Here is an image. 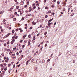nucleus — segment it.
Here are the masks:
<instances>
[{
  "label": "nucleus",
  "mask_w": 77,
  "mask_h": 77,
  "mask_svg": "<svg viewBox=\"0 0 77 77\" xmlns=\"http://www.w3.org/2000/svg\"><path fill=\"white\" fill-rule=\"evenodd\" d=\"M36 38H35V36H34L32 38L33 40H35Z\"/></svg>",
  "instance_id": "21"
},
{
  "label": "nucleus",
  "mask_w": 77,
  "mask_h": 77,
  "mask_svg": "<svg viewBox=\"0 0 77 77\" xmlns=\"http://www.w3.org/2000/svg\"><path fill=\"white\" fill-rule=\"evenodd\" d=\"M32 23L34 25H35L36 24V23L34 21H33L32 22Z\"/></svg>",
  "instance_id": "17"
},
{
  "label": "nucleus",
  "mask_w": 77,
  "mask_h": 77,
  "mask_svg": "<svg viewBox=\"0 0 77 77\" xmlns=\"http://www.w3.org/2000/svg\"><path fill=\"white\" fill-rule=\"evenodd\" d=\"M47 17H48V15H46L45 16V18H47Z\"/></svg>",
  "instance_id": "36"
},
{
  "label": "nucleus",
  "mask_w": 77,
  "mask_h": 77,
  "mask_svg": "<svg viewBox=\"0 0 77 77\" xmlns=\"http://www.w3.org/2000/svg\"><path fill=\"white\" fill-rule=\"evenodd\" d=\"M14 8V6L12 7L11 8L8 10L9 11H12V9Z\"/></svg>",
  "instance_id": "6"
},
{
  "label": "nucleus",
  "mask_w": 77,
  "mask_h": 77,
  "mask_svg": "<svg viewBox=\"0 0 77 77\" xmlns=\"http://www.w3.org/2000/svg\"><path fill=\"white\" fill-rule=\"evenodd\" d=\"M17 54V56H18L19 55V53H18V52H17L16 53Z\"/></svg>",
  "instance_id": "45"
},
{
  "label": "nucleus",
  "mask_w": 77,
  "mask_h": 77,
  "mask_svg": "<svg viewBox=\"0 0 77 77\" xmlns=\"http://www.w3.org/2000/svg\"><path fill=\"white\" fill-rule=\"evenodd\" d=\"M32 57L29 60L27 61H26V65H28L29 64V61H30L31 60H32Z\"/></svg>",
  "instance_id": "2"
},
{
  "label": "nucleus",
  "mask_w": 77,
  "mask_h": 77,
  "mask_svg": "<svg viewBox=\"0 0 77 77\" xmlns=\"http://www.w3.org/2000/svg\"><path fill=\"white\" fill-rule=\"evenodd\" d=\"M18 36H16V37H15V39H18Z\"/></svg>",
  "instance_id": "30"
},
{
  "label": "nucleus",
  "mask_w": 77,
  "mask_h": 77,
  "mask_svg": "<svg viewBox=\"0 0 77 77\" xmlns=\"http://www.w3.org/2000/svg\"><path fill=\"white\" fill-rule=\"evenodd\" d=\"M3 68H1V71H3Z\"/></svg>",
  "instance_id": "61"
},
{
  "label": "nucleus",
  "mask_w": 77,
  "mask_h": 77,
  "mask_svg": "<svg viewBox=\"0 0 77 77\" xmlns=\"http://www.w3.org/2000/svg\"><path fill=\"white\" fill-rule=\"evenodd\" d=\"M23 13H24L23 11H21L20 12V15H23Z\"/></svg>",
  "instance_id": "13"
},
{
  "label": "nucleus",
  "mask_w": 77,
  "mask_h": 77,
  "mask_svg": "<svg viewBox=\"0 0 77 77\" xmlns=\"http://www.w3.org/2000/svg\"><path fill=\"white\" fill-rule=\"evenodd\" d=\"M14 42H15V40L13 39L12 41L11 42V43L12 44H13Z\"/></svg>",
  "instance_id": "11"
},
{
  "label": "nucleus",
  "mask_w": 77,
  "mask_h": 77,
  "mask_svg": "<svg viewBox=\"0 0 77 77\" xmlns=\"http://www.w3.org/2000/svg\"><path fill=\"white\" fill-rule=\"evenodd\" d=\"M48 13L49 14H51V11L50 10L48 11Z\"/></svg>",
  "instance_id": "29"
},
{
  "label": "nucleus",
  "mask_w": 77,
  "mask_h": 77,
  "mask_svg": "<svg viewBox=\"0 0 77 77\" xmlns=\"http://www.w3.org/2000/svg\"><path fill=\"white\" fill-rule=\"evenodd\" d=\"M31 37V36H30V35H28V37L29 38H30Z\"/></svg>",
  "instance_id": "58"
},
{
  "label": "nucleus",
  "mask_w": 77,
  "mask_h": 77,
  "mask_svg": "<svg viewBox=\"0 0 77 77\" xmlns=\"http://www.w3.org/2000/svg\"><path fill=\"white\" fill-rule=\"evenodd\" d=\"M11 35V33H9L8 34L6 35V38H8V37H9V35Z\"/></svg>",
  "instance_id": "4"
},
{
  "label": "nucleus",
  "mask_w": 77,
  "mask_h": 77,
  "mask_svg": "<svg viewBox=\"0 0 77 77\" xmlns=\"http://www.w3.org/2000/svg\"><path fill=\"white\" fill-rule=\"evenodd\" d=\"M16 20H17V19L16 18H14L13 19V21H15Z\"/></svg>",
  "instance_id": "20"
},
{
  "label": "nucleus",
  "mask_w": 77,
  "mask_h": 77,
  "mask_svg": "<svg viewBox=\"0 0 77 77\" xmlns=\"http://www.w3.org/2000/svg\"><path fill=\"white\" fill-rule=\"evenodd\" d=\"M24 20V17H22V18L21 20H22V21H23Z\"/></svg>",
  "instance_id": "51"
},
{
  "label": "nucleus",
  "mask_w": 77,
  "mask_h": 77,
  "mask_svg": "<svg viewBox=\"0 0 77 77\" xmlns=\"http://www.w3.org/2000/svg\"><path fill=\"white\" fill-rule=\"evenodd\" d=\"M24 8H27V5H24Z\"/></svg>",
  "instance_id": "46"
},
{
  "label": "nucleus",
  "mask_w": 77,
  "mask_h": 77,
  "mask_svg": "<svg viewBox=\"0 0 77 77\" xmlns=\"http://www.w3.org/2000/svg\"><path fill=\"white\" fill-rule=\"evenodd\" d=\"M6 45H7V44L6 43H5L4 44V46H6Z\"/></svg>",
  "instance_id": "60"
},
{
  "label": "nucleus",
  "mask_w": 77,
  "mask_h": 77,
  "mask_svg": "<svg viewBox=\"0 0 77 77\" xmlns=\"http://www.w3.org/2000/svg\"><path fill=\"white\" fill-rule=\"evenodd\" d=\"M66 10V9H65V8H64L63 9V12H64V11H65Z\"/></svg>",
  "instance_id": "34"
},
{
  "label": "nucleus",
  "mask_w": 77,
  "mask_h": 77,
  "mask_svg": "<svg viewBox=\"0 0 77 77\" xmlns=\"http://www.w3.org/2000/svg\"><path fill=\"white\" fill-rule=\"evenodd\" d=\"M48 25H51V24H53V23H48Z\"/></svg>",
  "instance_id": "24"
},
{
  "label": "nucleus",
  "mask_w": 77,
  "mask_h": 77,
  "mask_svg": "<svg viewBox=\"0 0 77 77\" xmlns=\"http://www.w3.org/2000/svg\"><path fill=\"white\" fill-rule=\"evenodd\" d=\"M36 6H33V9H36Z\"/></svg>",
  "instance_id": "28"
},
{
  "label": "nucleus",
  "mask_w": 77,
  "mask_h": 77,
  "mask_svg": "<svg viewBox=\"0 0 77 77\" xmlns=\"http://www.w3.org/2000/svg\"><path fill=\"white\" fill-rule=\"evenodd\" d=\"M4 60H6V57H4Z\"/></svg>",
  "instance_id": "57"
},
{
  "label": "nucleus",
  "mask_w": 77,
  "mask_h": 77,
  "mask_svg": "<svg viewBox=\"0 0 77 77\" xmlns=\"http://www.w3.org/2000/svg\"><path fill=\"white\" fill-rule=\"evenodd\" d=\"M15 56V54H12L11 57H12V56Z\"/></svg>",
  "instance_id": "42"
},
{
  "label": "nucleus",
  "mask_w": 77,
  "mask_h": 77,
  "mask_svg": "<svg viewBox=\"0 0 77 77\" xmlns=\"http://www.w3.org/2000/svg\"><path fill=\"white\" fill-rule=\"evenodd\" d=\"M18 12H21V10H20V9H18Z\"/></svg>",
  "instance_id": "49"
},
{
  "label": "nucleus",
  "mask_w": 77,
  "mask_h": 77,
  "mask_svg": "<svg viewBox=\"0 0 77 77\" xmlns=\"http://www.w3.org/2000/svg\"><path fill=\"white\" fill-rule=\"evenodd\" d=\"M8 69V68L7 67H6L5 69H4V71H6Z\"/></svg>",
  "instance_id": "25"
},
{
  "label": "nucleus",
  "mask_w": 77,
  "mask_h": 77,
  "mask_svg": "<svg viewBox=\"0 0 77 77\" xmlns=\"http://www.w3.org/2000/svg\"><path fill=\"white\" fill-rule=\"evenodd\" d=\"M4 74H5V71H3L2 72L1 74L2 75H5Z\"/></svg>",
  "instance_id": "15"
},
{
  "label": "nucleus",
  "mask_w": 77,
  "mask_h": 77,
  "mask_svg": "<svg viewBox=\"0 0 77 77\" xmlns=\"http://www.w3.org/2000/svg\"><path fill=\"white\" fill-rule=\"evenodd\" d=\"M3 24H5L4 26H5V25H6V23L5 22H4L3 23Z\"/></svg>",
  "instance_id": "19"
},
{
  "label": "nucleus",
  "mask_w": 77,
  "mask_h": 77,
  "mask_svg": "<svg viewBox=\"0 0 77 77\" xmlns=\"http://www.w3.org/2000/svg\"><path fill=\"white\" fill-rule=\"evenodd\" d=\"M2 56H4L5 55V54L4 53H2L1 54Z\"/></svg>",
  "instance_id": "35"
},
{
  "label": "nucleus",
  "mask_w": 77,
  "mask_h": 77,
  "mask_svg": "<svg viewBox=\"0 0 77 77\" xmlns=\"http://www.w3.org/2000/svg\"><path fill=\"white\" fill-rule=\"evenodd\" d=\"M57 3L58 5H59V4H60V2L59 1H58L57 2Z\"/></svg>",
  "instance_id": "41"
},
{
  "label": "nucleus",
  "mask_w": 77,
  "mask_h": 77,
  "mask_svg": "<svg viewBox=\"0 0 77 77\" xmlns=\"http://www.w3.org/2000/svg\"><path fill=\"white\" fill-rule=\"evenodd\" d=\"M11 64H9L8 65V67H10V66H11Z\"/></svg>",
  "instance_id": "37"
},
{
  "label": "nucleus",
  "mask_w": 77,
  "mask_h": 77,
  "mask_svg": "<svg viewBox=\"0 0 77 77\" xmlns=\"http://www.w3.org/2000/svg\"><path fill=\"white\" fill-rule=\"evenodd\" d=\"M14 38H15V36H13L12 37V39H14Z\"/></svg>",
  "instance_id": "40"
},
{
  "label": "nucleus",
  "mask_w": 77,
  "mask_h": 77,
  "mask_svg": "<svg viewBox=\"0 0 77 77\" xmlns=\"http://www.w3.org/2000/svg\"><path fill=\"white\" fill-rule=\"evenodd\" d=\"M9 41H8L7 42V44H9Z\"/></svg>",
  "instance_id": "47"
},
{
  "label": "nucleus",
  "mask_w": 77,
  "mask_h": 77,
  "mask_svg": "<svg viewBox=\"0 0 77 77\" xmlns=\"http://www.w3.org/2000/svg\"><path fill=\"white\" fill-rule=\"evenodd\" d=\"M16 8L17 9H19V6H16Z\"/></svg>",
  "instance_id": "22"
},
{
  "label": "nucleus",
  "mask_w": 77,
  "mask_h": 77,
  "mask_svg": "<svg viewBox=\"0 0 77 77\" xmlns=\"http://www.w3.org/2000/svg\"><path fill=\"white\" fill-rule=\"evenodd\" d=\"M22 52V51L21 50L19 51L20 53L21 54V53Z\"/></svg>",
  "instance_id": "62"
},
{
  "label": "nucleus",
  "mask_w": 77,
  "mask_h": 77,
  "mask_svg": "<svg viewBox=\"0 0 77 77\" xmlns=\"http://www.w3.org/2000/svg\"><path fill=\"white\" fill-rule=\"evenodd\" d=\"M51 15H53V16H54V14H55V13H51Z\"/></svg>",
  "instance_id": "27"
},
{
  "label": "nucleus",
  "mask_w": 77,
  "mask_h": 77,
  "mask_svg": "<svg viewBox=\"0 0 77 77\" xmlns=\"http://www.w3.org/2000/svg\"><path fill=\"white\" fill-rule=\"evenodd\" d=\"M33 29V27L32 26H31L30 28H29V29L30 30H32V29Z\"/></svg>",
  "instance_id": "32"
},
{
  "label": "nucleus",
  "mask_w": 77,
  "mask_h": 77,
  "mask_svg": "<svg viewBox=\"0 0 77 77\" xmlns=\"http://www.w3.org/2000/svg\"><path fill=\"white\" fill-rule=\"evenodd\" d=\"M17 12H15L14 13V14H15L16 15H17Z\"/></svg>",
  "instance_id": "38"
},
{
  "label": "nucleus",
  "mask_w": 77,
  "mask_h": 77,
  "mask_svg": "<svg viewBox=\"0 0 77 77\" xmlns=\"http://www.w3.org/2000/svg\"><path fill=\"white\" fill-rule=\"evenodd\" d=\"M6 21V20L5 19H4L3 20V22H5Z\"/></svg>",
  "instance_id": "54"
},
{
  "label": "nucleus",
  "mask_w": 77,
  "mask_h": 77,
  "mask_svg": "<svg viewBox=\"0 0 77 77\" xmlns=\"http://www.w3.org/2000/svg\"><path fill=\"white\" fill-rule=\"evenodd\" d=\"M39 4L38 3L36 4V6H39Z\"/></svg>",
  "instance_id": "26"
},
{
  "label": "nucleus",
  "mask_w": 77,
  "mask_h": 77,
  "mask_svg": "<svg viewBox=\"0 0 77 77\" xmlns=\"http://www.w3.org/2000/svg\"><path fill=\"white\" fill-rule=\"evenodd\" d=\"M3 29H1V32H3Z\"/></svg>",
  "instance_id": "56"
},
{
  "label": "nucleus",
  "mask_w": 77,
  "mask_h": 77,
  "mask_svg": "<svg viewBox=\"0 0 77 77\" xmlns=\"http://www.w3.org/2000/svg\"><path fill=\"white\" fill-rule=\"evenodd\" d=\"M7 51H10V49H8L7 50Z\"/></svg>",
  "instance_id": "55"
},
{
  "label": "nucleus",
  "mask_w": 77,
  "mask_h": 77,
  "mask_svg": "<svg viewBox=\"0 0 77 77\" xmlns=\"http://www.w3.org/2000/svg\"><path fill=\"white\" fill-rule=\"evenodd\" d=\"M3 11H1L0 12V14H3Z\"/></svg>",
  "instance_id": "43"
},
{
  "label": "nucleus",
  "mask_w": 77,
  "mask_h": 77,
  "mask_svg": "<svg viewBox=\"0 0 77 77\" xmlns=\"http://www.w3.org/2000/svg\"><path fill=\"white\" fill-rule=\"evenodd\" d=\"M34 60H35V59H33L31 60V62H33V61H34Z\"/></svg>",
  "instance_id": "44"
},
{
  "label": "nucleus",
  "mask_w": 77,
  "mask_h": 77,
  "mask_svg": "<svg viewBox=\"0 0 77 77\" xmlns=\"http://www.w3.org/2000/svg\"><path fill=\"white\" fill-rule=\"evenodd\" d=\"M4 65L5 66H6V64L5 63H4Z\"/></svg>",
  "instance_id": "64"
},
{
  "label": "nucleus",
  "mask_w": 77,
  "mask_h": 77,
  "mask_svg": "<svg viewBox=\"0 0 77 77\" xmlns=\"http://www.w3.org/2000/svg\"><path fill=\"white\" fill-rule=\"evenodd\" d=\"M34 69L35 71H38V69L36 67H35Z\"/></svg>",
  "instance_id": "16"
},
{
  "label": "nucleus",
  "mask_w": 77,
  "mask_h": 77,
  "mask_svg": "<svg viewBox=\"0 0 77 77\" xmlns=\"http://www.w3.org/2000/svg\"><path fill=\"white\" fill-rule=\"evenodd\" d=\"M16 48H17L16 47H14L13 48V50H15L16 49Z\"/></svg>",
  "instance_id": "33"
},
{
  "label": "nucleus",
  "mask_w": 77,
  "mask_h": 77,
  "mask_svg": "<svg viewBox=\"0 0 77 77\" xmlns=\"http://www.w3.org/2000/svg\"><path fill=\"white\" fill-rule=\"evenodd\" d=\"M8 60H9V58L8 57L6 58V60H5V62L7 63L8 62Z\"/></svg>",
  "instance_id": "7"
},
{
  "label": "nucleus",
  "mask_w": 77,
  "mask_h": 77,
  "mask_svg": "<svg viewBox=\"0 0 77 77\" xmlns=\"http://www.w3.org/2000/svg\"><path fill=\"white\" fill-rule=\"evenodd\" d=\"M45 9H46L47 10H48V9H49V8H48V6H46L45 7Z\"/></svg>",
  "instance_id": "12"
},
{
  "label": "nucleus",
  "mask_w": 77,
  "mask_h": 77,
  "mask_svg": "<svg viewBox=\"0 0 77 77\" xmlns=\"http://www.w3.org/2000/svg\"><path fill=\"white\" fill-rule=\"evenodd\" d=\"M3 64H1L0 65V66L1 67H3Z\"/></svg>",
  "instance_id": "23"
},
{
  "label": "nucleus",
  "mask_w": 77,
  "mask_h": 77,
  "mask_svg": "<svg viewBox=\"0 0 77 77\" xmlns=\"http://www.w3.org/2000/svg\"><path fill=\"white\" fill-rule=\"evenodd\" d=\"M23 57H24V56H23V55H21V57H20V58H19V59H20V60H21V59H22V58H23Z\"/></svg>",
  "instance_id": "8"
},
{
  "label": "nucleus",
  "mask_w": 77,
  "mask_h": 77,
  "mask_svg": "<svg viewBox=\"0 0 77 77\" xmlns=\"http://www.w3.org/2000/svg\"><path fill=\"white\" fill-rule=\"evenodd\" d=\"M51 7L52 8H54V5H52L51 6Z\"/></svg>",
  "instance_id": "59"
},
{
  "label": "nucleus",
  "mask_w": 77,
  "mask_h": 77,
  "mask_svg": "<svg viewBox=\"0 0 77 77\" xmlns=\"http://www.w3.org/2000/svg\"><path fill=\"white\" fill-rule=\"evenodd\" d=\"M31 11H33V9H32V7H29V10L28 11L29 12H31Z\"/></svg>",
  "instance_id": "1"
},
{
  "label": "nucleus",
  "mask_w": 77,
  "mask_h": 77,
  "mask_svg": "<svg viewBox=\"0 0 77 77\" xmlns=\"http://www.w3.org/2000/svg\"><path fill=\"white\" fill-rule=\"evenodd\" d=\"M26 5H29V0H26Z\"/></svg>",
  "instance_id": "3"
},
{
  "label": "nucleus",
  "mask_w": 77,
  "mask_h": 77,
  "mask_svg": "<svg viewBox=\"0 0 77 77\" xmlns=\"http://www.w3.org/2000/svg\"><path fill=\"white\" fill-rule=\"evenodd\" d=\"M51 27V26L50 25H48V26H46V27Z\"/></svg>",
  "instance_id": "31"
},
{
  "label": "nucleus",
  "mask_w": 77,
  "mask_h": 77,
  "mask_svg": "<svg viewBox=\"0 0 77 77\" xmlns=\"http://www.w3.org/2000/svg\"><path fill=\"white\" fill-rule=\"evenodd\" d=\"M47 2V0H44V3H46V2Z\"/></svg>",
  "instance_id": "48"
},
{
  "label": "nucleus",
  "mask_w": 77,
  "mask_h": 77,
  "mask_svg": "<svg viewBox=\"0 0 77 77\" xmlns=\"http://www.w3.org/2000/svg\"><path fill=\"white\" fill-rule=\"evenodd\" d=\"M50 59H49L48 60H47V62H50Z\"/></svg>",
  "instance_id": "53"
},
{
  "label": "nucleus",
  "mask_w": 77,
  "mask_h": 77,
  "mask_svg": "<svg viewBox=\"0 0 77 77\" xmlns=\"http://www.w3.org/2000/svg\"><path fill=\"white\" fill-rule=\"evenodd\" d=\"M38 51H37L36 53H35V55H37L38 54Z\"/></svg>",
  "instance_id": "18"
},
{
  "label": "nucleus",
  "mask_w": 77,
  "mask_h": 77,
  "mask_svg": "<svg viewBox=\"0 0 77 77\" xmlns=\"http://www.w3.org/2000/svg\"><path fill=\"white\" fill-rule=\"evenodd\" d=\"M31 42V40H29L28 42V45H31V44L30 43Z\"/></svg>",
  "instance_id": "5"
},
{
  "label": "nucleus",
  "mask_w": 77,
  "mask_h": 77,
  "mask_svg": "<svg viewBox=\"0 0 77 77\" xmlns=\"http://www.w3.org/2000/svg\"><path fill=\"white\" fill-rule=\"evenodd\" d=\"M12 50H11L9 52V54L11 55L12 54Z\"/></svg>",
  "instance_id": "9"
},
{
  "label": "nucleus",
  "mask_w": 77,
  "mask_h": 77,
  "mask_svg": "<svg viewBox=\"0 0 77 77\" xmlns=\"http://www.w3.org/2000/svg\"><path fill=\"white\" fill-rule=\"evenodd\" d=\"M10 18H14V15L12 14H11L10 16Z\"/></svg>",
  "instance_id": "14"
},
{
  "label": "nucleus",
  "mask_w": 77,
  "mask_h": 77,
  "mask_svg": "<svg viewBox=\"0 0 77 77\" xmlns=\"http://www.w3.org/2000/svg\"><path fill=\"white\" fill-rule=\"evenodd\" d=\"M24 4V2L23 1H21V2L20 3V5H22Z\"/></svg>",
  "instance_id": "10"
},
{
  "label": "nucleus",
  "mask_w": 77,
  "mask_h": 77,
  "mask_svg": "<svg viewBox=\"0 0 77 77\" xmlns=\"http://www.w3.org/2000/svg\"><path fill=\"white\" fill-rule=\"evenodd\" d=\"M21 65L20 64H19L18 65H17V67H20V66Z\"/></svg>",
  "instance_id": "50"
},
{
  "label": "nucleus",
  "mask_w": 77,
  "mask_h": 77,
  "mask_svg": "<svg viewBox=\"0 0 77 77\" xmlns=\"http://www.w3.org/2000/svg\"><path fill=\"white\" fill-rule=\"evenodd\" d=\"M47 32H45L44 33V35H47Z\"/></svg>",
  "instance_id": "39"
},
{
  "label": "nucleus",
  "mask_w": 77,
  "mask_h": 77,
  "mask_svg": "<svg viewBox=\"0 0 77 77\" xmlns=\"http://www.w3.org/2000/svg\"><path fill=\"white\" fill-rule=\"evenodd\" d=\"M25 45H22V48H24V47H25Z\"/></svg>",
  "instance_id": "52"
},
{
  "label": "nucleus",
  "mask_w": 77,
  "mask_h": 77,
  "mask_svg": "<svg viewBox=\"0 0 77 77\" xmlns=\"http://www.w3.org/2000/svg\"><path fill=\"white\" fill-rule=\"evenodd\" d=\"M11 72V69H10L9 70H8V72L9 73H10Z\"/></svg>",
  "instance_id": "63"
}]
</instances>
